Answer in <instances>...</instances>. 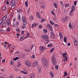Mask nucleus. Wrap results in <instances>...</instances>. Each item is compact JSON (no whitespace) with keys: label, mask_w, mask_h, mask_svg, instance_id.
<instances>
[{"label":"nucleus","mask_w":78,"mask_h":78,"mask_svg":"<svg viewBox=\"0 0 78 78\" xmlns=\"http://www.w3.org/2000/svg\"><path fill=\"white\" fill-rule=\"evenodd\" d=\"M41 37L44 38V40L45 41H46V43L47 44H48V42H50V40H49V37H48V36L43 34L42 35H41Z\"/></svg>","instance_id":"nucleus-1"},{"label":"nucleus","mask_w":78,"mask_h":78,"mask_svg":"<svg viewBox=\"0 0 78 78\" xmlns=\"http://www.w3.org/2000/svg\"><path fill=\"white\" fill-rule=\"evenodd\" d=\"M41 61L44 62V65L45 66H48V63H47V60L44 58H43L41 59Z\"/></svg>","instance_id":"nucleus-2"},{"label":"nucleus","mask_w":78,"mask_h":78,"mask_svg":"<svg viewBox=\"0 0 78 78\" xmlns=\"http://www.w3.org/2000/svg\"><path fill=\"white\" fill-rule=\"evenodd\" d=\"M51 61L53 64L54 65L56 64V59H55V56L53 55L52 56L51 58Z\"/></svg>","instance_id":"nucleus-3"},{"label":"nucleus","mask_w":78,"mask_h":78,"mask_svg":"<svg viewBox=\"0 0 78 78\" xmlns=\"http://www.w3.org/2000/svg\"><path fill=\"white\" fill-rule=\"evenodd\" d=\"M25 65H27L28 67H30L31 66V62L28 60L25 62Z\"/></svg>","instance_id":"nucleus-4"},{"label":"nucleus","mask_w":78,"mask_h":78,"mask_svg":"<svg viewBox=\"0 0 78 78\" xmlns=\"http://www.w3.org/2000/svg\"><path fill=\"white\" fill-rule=\"evenodd\" d=\"M40 50L41 52H43L45 50V48L43 46H41L40 47Z\"/></svg>","instance_id":"nucleus-5"},{"label":"nucleus","mask_w":78,"mask_h":78,"mask_svg":"<svg viewBox=\"0 0 78 78\" xmlns=\"http://www.w3.org/2000/svg\"><path fill=\"white\" fill-rule=\"evenodd\" d=\"M73 42L74 43V45L75 46H78V41L76 39H75L73 40Z\"/></svg>","instance_id":"nucleus-6"},{"label":"nucleus","mask_w":78,"mask_h":78,"mask_svg":"<svg viewBox=\"0 0 78 78\" xmlns=\"http://www.w3.org/2000/svg\"><path fill=\"white\" fill-rule=\"evenodd\" d=\"M22 20L23 21V23H24V24H27V21L26 20V19H25V17H22Z\"/></svg>","instance_id":"nucleus-7"},{"label":"nucleus","mask_w":78,"mask_h":78,"mask_svg":"<svg viewBox=\"0 0 78 78\" xmlns=\"http://www.w3.org/2000/svg\"><path fill=\"white\" fill-rule=\"evenodd\" d=\"M38 25V24H37V23H33L32 24L31 26V28H33L36 27H37V26Z\"/></svg>","instance_id":"nucleus-8"},{"label":"nucleus","mask_w":78,"mask_h":78,"mask_svg":"<svg viewBox=\"0 0 78 78\" xmlns=\"http://www.w3.org/2000/svg\"><path fill=\"white\" fill-rule=\"evenodd\" d=\"M6 23L7 24V27H9L10 25H11V22H10V20H6Z\"/></svg>","instance_id":"nucleus-9"},{"label":"nucleus","mask_w":78,"mask_h":78,"mask_svg":"<svg viewBox=\"0 0 78 78\" xmlns=\"http://www.w3.org/2000/svg\"><path fill=\"white\" fill-rule=\"evenodd\" d=\"M19 21H17L16 22V24H14L13 25V27H18V26H19Z\"/></svg>","instance_id":"nucleus-10"},{"label":"nucleus","mask_w":78,"mask_h":78,"mask_svg":"<svg viewBox=\"0 0 78 78\" xmlns=\"http://www.w3.org/2000/svg\"><path fill=\"white\" fill-rule=\"evenodd\" d=\"M47 27L50 28V30H51V31H52V30H53V28H52L51 26V25L49 24H48L47 25Z\"/></svg>","instance_id":"nucleus-11"},{"label":"nucleus","mask_w":78,"mask_h":78,"mask_svg":"<svg viewBox=\"0 0 78 78\" xmlns=\"http://www.w3.org/2000/svg\"><path fill=\"white\" fill-rule=\"evenodd\" d=\"M7 17L8 16H7V15H5L3 17L2 19L3 20V21H5V20H6V19H7Z\"/></svg>","instance_id":"nucleus-12"},{"label":"nucleus","mask_w":78,"mask_h":78,"mask_svg":"<svg viewBox=\"0 0 78 78\" xmlns=\"http://www.w3.org/2000/svg\"><path fill=\"white\" fill-rule=\"evenodd\" d=\"M37 65H38V62H37L36 61L33 63L32 66L34 67H35V66H36Z\"/></svg>","instance_id":"nucleus-13"},{"label":"nucleus","mask_w":78,"mask_h":78,"mask_svg":"<svg viewBox=\"0 0 78 78\" xmlns=\"http://www.w3.org/2000/svg\"><path fill=\"white\" fill-rule=\"evenodd\" d=\"M15 3H16V2L14 0H13L11 2V5L12 6H14V5H15Z\"/></svg>","instance_id":"nucleus-14"},{"label":"nucleus","mask_w":78,"mask_h":78,"mask_svg":"<svg viewBox=\"0 0 78 78\" xmlns=\"http://www.w3.org/2000/svg\"><path fill=\"white\" fill-rule=\"evenodd\" d=\"M36 16L38 18H39V19L41 18V16H40V15H39V12H37Z\"/></svg>","instance_id":"nucleus-15"},{"label":"nucleus","mask_w":78,"mask_h":78,"mask_svg":"<svg viewBox=\"0 0 78 78\" xmlns=\"http://www.w3.org/2000/svg\"><path fill=\"white\" fill-rule=\"evenodd\" d=\"M55 34H53L52 35H51L50 37L52 38V39H55Z\"/></svg>","instance_id":"nucleus-16"},{"label":"nucleus","mask_w":78,"mask_h":78,"mask_svg":"<svg viewBox=\"0 0 78 78\" xmlns=\"http://www.w3.org/2000/svg\"><path fill=\"white\" fill-rule=\"evenodd\" d=\"M30 78H34V74L33 73L31 74Z\"/></svg>","instance_id":"nucleus-17"},{"label":"nucleus","mask_w":78,"mask_h":78,"mask_svg":"<svg viewBox=\"0 0 78 78\" xmlns=\"http://www.w3.org/2000/svg\"><path fill=\"white\" fill-rule=\"evenodd\" d=\"M50 75L51 76V78H53L54 76L53 75V73L52 72H51V71L50 72Z\"/></svg>","instance_id":"nucleus-18"},{"label":"nucleus","mask_w":78,"mask_h":78,"mask_svg":"<svg viewBox=\"0 0 78 78\" xmlns=\"http://www.w3.org/2000/svg\"><path fill=\"white\" fill-rule=\"evenodd\" d=\"M20 72H21V73H24V74H25V75H27V74H28V73H26L24 71H21Z\"/></svg>","instance_id":"nucleus-19"},{"label":"nucleus","mask_w":78,"mask_h":78,"mask_svg":"<svg viewBox=\"0 0 78 78\" xmlns=\"http://www.w3.org/2000/svg\"><path fill=\"white\" fill-rule=\"evenodd\" d=\"M53 5H54L55 8H58V6H57V5L56 4V3L55 2L53 4Z\"/></svg>","instance_id":"nucleus-20"},{"label":"nucleus","mask_w":78,"mask_h":78,"mask_svg":"<svg viewBox=\"0 0 78 78\" xmlns=\"http://www.w3.org/2000/svg\"><path fill=\"white\" fill-rule=\"evenodd\" d=\"M71 10H73V11H75V6L74 5L72 6Z\"/></svg>","instance_id":"nucleus-21"},{"label":"nucleus","mask_w":78,"mask_h":78,"mask_svg":"<svg viewBox=\"0 0 78 78\" xmlns=\"http://www.w3.org/2000/svg\"><path fill=\"white\" fill-rule=\"evenodd\" d=\"M59 35H60V38H61V39H62V33H61V32H60L59 33Z\"/></svg>","instance_id":"nucleus-22"},{"label":"nucleus","mask_w":78,"mask_h":78,"mask_svg":"<svg viewBox=\"0 0 78 78\" xmlns=\"http://www.w3.org/2000/svg\"><path fill=\"white\" fill-rule=\"evenodd\" d=\"M6 9V6H3L2 8V10L5 11Z\"/></svg>","instance_id":"nucleus-23"},{"label":"nucleus","mask_w":78,"mask_h":78,"mask_svg":"<svg viewBox=\"0 0 78 78\" xmlns=\"http://www.w3.org/2000/svg\"><path fill=\"white\" fill-rule=\"evenodd\" d=\"M25 5L26 7H28V2L26 1L25 2Z\"/></svg>","instance_id":"nucleus-24"},{"label":"nucleus","mask_w":78,"mask_h":78,"mask_svg":"<svg viewBox=\"0 0 78 78\" xmlns=\"http://www.w3.org/2000/svg\"><path fill=\"white\" fill-rule=\"evenodd\" d=\"M64 40L65 42L66 43V42H67V38H66V37H64Z\"/></svg>","instance_id":"nucleus-25"},{"label":"nucleus","mask_w":78,"mask_h":78,"mask_svg":"<svg viewBox=\"0 0 78 78\" xmlns=\"http://www.w3.org/2000/svg\"><path fill=\"white\" fill-rule=\"evenodd\" d=\"M19 59V58L18 57H16L15 58H13V60H14V61H16L17 60V59Z\"/></svg>","instance_id":"nucleus-26"},{"label":"nucleus","mask_w":78,"mask_h":78,"mask_svg":"<svg viewBox=\"0 0 78 78\" xmlns=\"http://www.w3.org/2000/svg\"><path fill=\"white\" fill-rule=\"evenodd\" d=\"M21 11H22V9L20 8L18 9V10H17V12H20Z\"/></svg>","instance_id":"nucleus-27"},{"label":"nucleus","mask_w":78,"mask_h":78,"mask_svg":"<svg viewBox=\"0 0 78 78\" xmlns=\"http://www.w3.org/2000/svg\"><path fill=\"white\" fill-rule=\"evenodd\" d=\"M54 49H55V48H53L52 49H51L50 51V53H52L54 50Z\"/></svg>","instance_id":"nucleus-28"},{"label":"nucleus","mask_w":78,"mask_h":78,"mask_svg":"<svg viewBox=\"0 0 78 78\" xmlns=\"http://www.w3.org/2000/svg\"><path fill=\"white\" fill-rule=\"evenodd\" d=\"M3 20L2 19H0V26L2 25V22H3Z\"/></svg>","instance_id":"nucleus-29"},{"label":"nucleus","mask_w":78,"mask_h":78,"mask_svg":"<svg viewBox=\"0 0 78 78\" xmlns=\"http://www.w3.org/2000/svg\"><path fill=\"white\" fill-rule=\"evenodd\" d=\"M67 55V53H63L62 54V56H63V58H65V56Z\"/></svg>","instance_id":"nucleus-30"},{"label":"nucleus","mask_w":78,"mask_h":78,"mask_svg":"<svg viewBox=\"0 0 78 78\" xmlns=\"http://www.w3.org/2000/svg\"><path fill=\"white\" fill-rule=\"evenodd\" d=\"M41 7L43 9H45V5H43Z\"/></svg>","instance_id":"nucleus-31"},{"label":"nucleus","mask_w":78,"mask_h":78,"mask_svg":"<svg viewBox=\"0 0 78 78\" xmlns=\"http://www.w3.org/2000/svg\"><path fill=\"white\" fill-rule=\"evenodd\" d=\"M77 3V1H75L74 2V6H76V3Z\"/></svg>","instance_id":"nucleus-32"},{"label":"nucleus","mask_w":78,"mask_h":78,"mask_svg":"<svg viewBox=\"0 0 78 78\" xmlns=\"http://www.w3.org/2000/svg\"><path fill=\"white\" fill-rule=\"evenodd\" d=\"M52 44H50L48 45V47H52Z\"/></svg>","instance_id":"nucleus-33"},{"label":"nucleus","mask_w":78,"mask_h":78,"mask_svg":"<svg viewBox=\"0 0 78 78\" xmlns=\"http://www.w3.org/2000/svg\"><path fill=\"white\" fill-rule=\"evenodd\" d=\"M68 26L71 29H72V25H71V23H70L69 25Z\"/></svg>","instance_id":"nucleus-34"},{"label":"nucleus","mask_w":78,"mask_h":78,"mask_svg":"<svg viewBox=\"0 0 78 78\" xmlns=\"http://www.w3.org/2000/svg\"><path fill=\"white\" fill-rule=\"evenodd\" d=\"M45 20V19H43L42 20H41V22L42 23H43L44 22Z\"/></svg>","instance_id":"nucleus-35"},{"label":"nucleus","mask_w":78,"mask_h":78,"mask_svg":"<svg viewBox=\"0 0 78 78\" xmlns=\"http://www.w3.org/2000/svg\"><path fill=\"white\" fill-rule=\"evenodd\" d=\"M18 19L19 22H20V15H19L18 17Z\"/></svg>","instance_id":"nucleus-36"},{"label":"nucleus","mask_w":78,"mask_h":78,"mask_svg":"<svg viewBox=\"0 0 78 78\" xmlns=\"http://www.w3.org/2000/svg\"><path fill=\"white\" fill-rule=\"evenodd\" d=\"M54 11L53 10H52L51 12V14H53V16H55V14L54 13Z\"/></svg>","instance_id":"nucleus-37"},{"label":"nucleus","mask_w":78,"mask_h":78,"mask_svg":"<svg viewBox=\"0 0 78 78\" xmlns=\"http://www.w3.org/2000/svg\"><path fill=\"white\" fill-rule=\"evenodd\" d=\"M50 34L51 35H52V34H54V33H53V31H51Z\"/></svg>","instance_id":"nucleus-38"},{"label":"nucleus","mask_w":78,"mask_h":78,"mask_svg":"<svg viewBox=\"0 0 78 78\" xmlns=\"http://www.w3.org/2000/svg\"><path fill=\"white\" fill-rule=\"evenodd\" d=\"M65 7H69V4H65Z\"/></svg>","instance_id":"nucleus-39"},{"label":"nucleus","mask_w":78,"mask_h":78,"mask_svg":"<svg viewBox=\"0 0 78 78\" xmlns=\"http://www.w3.org/2000/svg\"><path fill=\"white\" fill-rule=\"evenodd\" d=\"M55 69L58 70V65L55 66Z\"/></svg>","instance_id":"nucleus-40"},{"label":"nucleus","mask_w":78,"mask_h":78,"mask_svg":"<svg viewBox=\"0 0 78 78\" xmlns=\"http://www.w3.org/2000/svg\"><path fill=\"white\" fill-rule=\"evenodd\" d=\"M22 28L23 29H24L25 28V26L24 25H23L22 26Z\"/></svg>","instance_id":"nucleus-41"},{"label":"nucleus","mask_w":78,"mask_h":78,"mask_svg":"<svg viewBox=\"0 0 78 78\" xmlns=\"http://www.w3.org/2000/svg\"><path fill=\"white\" fill-rule=\"evenodd\" d=\"M43 31L44 32V33H47L48 31L47 30H43Z\"/></svg>","instance_id":"nucleus-42"},{"label":"nucleus","mask_w":78,"mask_h":78,"mask_svg":"<svg viewBox=\"0 0 78 78\" xmlns=\"http://www.w3.org/2000/svg\"><path fill=\"white\" fill-rule=\"evenodd\" d=\"M2 25L3 27H5L6 26V23H4L2 24Z\"/></svg>","instance_id":"nucleus-43"},{"label":"nucleus","mask_w":78,"mask_h":78,"mask_svg":"<svg viewBox=\"0 0 78 78\" xmlns=\"http://www.w3.org/2000/svg\"><path fill=\"white\" fill-rule=\"evenodd\" d=\"M15 7H16V5H13V6H12L11 7V8L12 9H14V8H15Z\"/></svg>","instance_id":"nucleus-44"},{"label":"nucleus","mask_w":78,"mask_h":78,"mask_svg":"<svg viewBox=\"0 0 78 78\" xmlns=\"http://www.w3.org/2000/svg\"><path fill=\"white\" fill-rule=\"evenodd\" d=\"M64 75H65V76H67V73L66 72H65V74Z\"/></svg>","instance_id":"nucleus-45"},{"label":"nucleus","mask_w":78,"mask_h":78,"mask_svg":"<svg viewBox=\"0 0 78 78\" xmlns=\"http://www.w3.org/2000/svg\"><path fill=\"white\" fill-rule=\"evenodd\" d=\"M16 31H18V32H20V29H16Z\"/></svg>","instance_id":"nucleus-46"},{"label":"nucleus","mask_w":78,"mask_h":78,"mask_svg":"<svg viewBox=\"0 0 78 78\" xmlns=\"http://www.w3.org/2000/svg\"><path fill=\"white\" fill-rule=\"evenodd\" d=\"M9 30H10V28H9V27H8L7 29V31H9Z\"/></svg>","instance_id":"nucleus-47"},{"label":"nucleus","mask_w":78,"mask_h":78,"mask_svg":"<svg viewBox=\"0 0 78 78\" xmlns=\"http://www.w3.org/2000/svg\"><path fill=\"white\" fill-rule=\"evenodd\" d=\"M38 72L39 73H41V69H38Z\"/></svg>","instance_id":"nucleus-48"},{"label":"nucleus","mask_w":78,"mask_h":78,"mask_svg":"<svg viewBox=\"0 0 78 78\" xmlns=\"http://www.w3.org/2000/svg\"><path fill=\"white\" fill-rule=\"evenodd\" d=\"M31 58H35V56L34 55L32 56Z\"/></svg>","instance_id":"nucleus-49"},{"label":"nucleus","mask_w":78,"mask_h":78,"mask_svg":"<svg viewBox=\"0 0 78 78\" xmlns=\"http://www.w3.org/2000/svg\"><path fill=\"white\" fill-rule=\"evenodd\" d=\"M24 36H23L22 37H21L20 38V40H22V39H23V38H24Z\"/></svg>","instance_id":"nucleus-50"},{"label":"nucleus","mask_w":78,"mask_h":78,"mask_svg":"<svg viewBox=\"0 0 78 78\" xmlns=\"http://www.w3.org/2000/svg\"><path fill=\"white\" fill-rule=\"evenodd\" d=\"M50 23H51V25H53V24H54V23L52 22V21H50Z\"/></svg>","instance_id":"nucleus-51"},{"label":"nucleus","mask_w":78,"mask_h":78,"mask_svg":"<svg viewBox=\"0 0 78 78\" xmlns=\"http://www.w3.org/2000/svg\"><path fill=\"white\" fill-rule=\"evenodd\" d=\"M69 15L70 16H73V14L72 13H70V12L69 13Z\"/></svg>","instance_id":"nucleus-52"},{"label":"nucleus","mask_w":78,"mask_h":78,"mask_svg":"<svg viewBox=\"0 0 78 78\" xmlns=\"http://www.w3.org/2000/svg\"><path fill=\"white\" fill-rule=\"evenodd\" d=\"M10 63H11V65H12V64H14V62L12 61H11Z\"/></svg>","instance_id":"nucleus-53"},{"label":"nucleus","mask_w":78,"mask_h":78,"mask_svg":"<svg viewBox=\"0 0 78 78\" xmlns=\"http://www.w3.org/2000/svg\"><path fill=\"white\" fill-rule=\"evenodd\" d=\"M42 27V26H41V25H40L39 26V28H41Z\"/></svg>","instance_id":"nucleus-54"},{"label":"nucleus","mask_w":78,"mask_h":78,"mask_svg":"<svg viewBox=\"0 0 78 78\" xmlns=\"http://www.w3.org/2000/svg\"><path fill=\"white\" fill-rule=\"evenodd\" d=\"M54 26L55 27H58V25L57 24H54Z\"/></svg>","instance_id":"nucleus-55"},{"label":"nucleus","mask_w":78,"mask_h":78,"mask_svg":"<svg viewBox=\"0 0 78 78\" xmlns=\"http://www.w3.org/2000/svg\"><path fill=\"white\" fill-rule=\"evenodd\" d=\"M67 19H68V18H67V17H66V18L65 19H64L65 20V21H66V20H67Z\"/></svg>","instance_id":"nucleus-56"},{"label":"nucleus","mask_w":78,"mask_h":78,"mask_svg":"<svg viewBox=\"0 0 78 78\" xmlns=\"http://www.w3.org/2000/svg\"><path fill=\"white\" fill-rule=\"evenodd\" d=\"M14 78V76H10V78Z\"/></svg>","instance_id":"nucleus-57"},{"label":"nucleus","mask_w":78,"mask_h":78,"mask_svg":"<svg viewBox=\"0 0 78 78\" xmlns=\"http://www.w3.org/2000/svg\"><path fill=\"white\" fill-rule=\"evenodd\" d=\"M33 46H31V47L30 48V50H32V49H33Z\"/></svg>","instance_id":"nucleus-58"},{"label":"nucleus","mask_w":78,"mask_h":78,"mask_svg":"<svg viewBox=\"0 0 78 78\" xmlns=\"http://www.w3.org/2000/svg\"><path fill=\"white\" fill-rule=\"evenodd\" d=\"M21 33L22 34H24V31L23 30L22 31Z\"/></svg>","instance_id":"nucleus-59"},{"label":"nucleus","mask_w":78,"mask_h":78,"mask_svg":"<svg viewBox=\"0 0 78 78\" xmlns=\"http://www.w3.org/2000/svg\"><path fill=\"white\" fill-rule=\"evenodd\" d=\"M5 60H3L2 61V62H5Z\"/></svg>","instance_id":"nucleus-60"},{"label":"nucleus","mask_w":78,"mask_h":78,"mask_svg":"<svg viewBox=\"0 0 78 78\" xmlns=\"http://www.w3.org/2000/svg\"><path fill=\"white\" fill-rule=\"evenodd\" d=\"M74 10H71V13H72V12H74Z\"/></svg>","instance_id":"nucleus-61"},{"label":"nucleus","mask_w":78,"mask_h":78,"mask_svg":"<svg viewBox=\"0 0 78 78\" xmlns=\"http://www.w3.org/2000/svg\"><path fill=\"white\" fill-rule=\"evenodd\" d=\"M28 36H26L24 38L26 39V38H28Z\"/></svg>","instance_id":"nucleus-62"},{"label":"nucleus","mask_w":78,"mask_h":78,"mask_svg":"<svg viewBox=\"0 0 78 78\" xmlns=\"http://www.w3.org/2000/svg\"><path fill=\"white\" fill-rule=\"evenodd\" d=\"M62 21H63V22H65V20H64V19H62Z\"/></svg>","instance_id":"nucleus-63"},{"label":"nucleus","mask_w":78,"mask_h":78,"mask_svg":"<svg viewBox=\"0 0 78 78\" xmlns=\"http://www.w3.org/2000/svg\"><path fill=\"white\" fill-rule=\"evenodd\" d=\"M12 48L14 49L16 48V47L15 46H13L12 47Z\"/></svg>","instance_id":"nucleus-64"}]
</instances>
